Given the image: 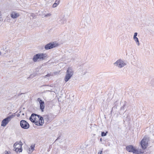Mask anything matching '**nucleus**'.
<instances>
[{
    "label": "nucleus",
    "instance_id": "22",
    "mask_svg": "<svg viewBox=\"0 0 154 154\" xmlns=\"http://www.w3.org/2000/svg\"><path fill=\"white\" fill-rule=\"evenodd\" d=\"M66 20L65 19H63L61 20V23L62 24H64L66 23Z\"/></svg>",
    "mask_w": 154,
    "mask_h": 154
},
{
    "label": "nucleus",
    "instance_id": "16",
    "mask_svg": "<svg viewBox=\"0 0 154 154\" xmlns=\"http://www.w3.org/2000/svg\"><path fill=\"white\" fill-rule=\"evenodd\" d=\"M35 147V144H32L30 146V148L31 150L30 149V148H29V151H28L29 153H31L34 150Z\"/></svg>",
    "mask_w": 154,
    "mask_h": 154
},
{
    "label": "nucleus",
    "instance_id": "1",
    "mask_svg": "<svg viewBox=\"0 0 154 154\" xmlns=\"http://www.w3.org/2000/svg\"><path fill=\"white\" fill-rule=\"evenodd\" d=\"M74 74V72L70 67H69L66 72L64 78V80L66 82H68L72 76Z\"/></svg>",
    "mask_w": 154,
    "mask_h": 154
},
{
    "label": "nucleus",
    "instance_id": "10",
    "mask_svg": "<svg viewBox=\"0 0 154 154\" xmlns=\"http://www.w3.org/2000/svg\"><path fill=\"white\" fill-rule=\"evenodd\" d=\"M38 58L40 60H43L45 59L47 55L46 54L38 53L37 54Z\"/></svg>",
    "mask_w": 154,
    "mask_h": 154
},
{
    "label": "nucleus",
    "instance_id": "3",
    "mask_svg": "<svg viewBox=\"0 0 154 154\" xmlns=\"http://www.w3.org/2000/svg\"><path fill=\"white\" fill-rule=\"evenodd\" d=\"M58 45L55 42H50L45 45L44 48L46 50L53 48L58 46Z\"/></svg>",
    "mask_w": 154,
    "mask_h": 154
},
{
    "label": "nucleus",
    "instance_id": "13",
    "mask_svg": "<svg viewBox=\"0 0 154 154\" xmlns=\"http://www.w3.org/2000/svg\"><path fill=\"white\" fill-rule=\"evenodd\" d=\"M19 16V14L16 13L15 12H13L11 14V17L13 19H15L17 17Z\"/></svg>",
    "mask_w": 154,
    "mask_h": 154
},
{
    "label": "nucleus",
    "instance_id": "24",
    "mask_svg": "<svg viewBox=\"0 0 154 154\" xmlns=\"http://www.w3.org/2000/svg\"><path fill=\"white\" fill-rule=\"evenodd\" d=\"M137 34H138V33L137 32H135L134 33V35L133 38L137 37Z\"/></svg>",
    "mask_w": 154,
    "mask_h": 154
},
{
    "label": "nucleus",
    "instance_id": "19",
    "mask_svg": "<svg viewBox=\"0 0 154 154\" xmlns=\"http://www.w3.org/2000/svg\"><path fill=\"white\" fill-rule=\"evenodd\" d=\"M133 39L135 41L137 45L139 46L140 45V43L138 38L137 37H136L133 38Z\"/></svg>",
    "mask_w": 154,
    "mask_h": 154
},
{
    "label": "nucleus",
    "instance_id": "25",
    "mask_svg": "<svg viewBox=\"0 0 154 154\" xmlns=\"http://www.w3.org/2000/svg\"><path fill=\"white\" fill-rule=\"evenodd\" d=\"M34 75H31L29 77H28L27 78V79H29V78H32L33 77H34Z\"/></svg>",
    "mask_w": 154,
    "mask_h": 154
},
{
    "label": "nucleus",
    "instance_id": "29",
    "mask_svg": "<svg viewBox=\"0 0 154 154\" xmlns=\"http://www.w3.org/2000/svg\"><path fill=\"white\" fill-rule=\"evenodd\" d=\"M51 75L50 74H48L45 75V77H49Z\"/></svg>",
    "mask_w": 154,
    "mask_h": 154
},
{
    "label": "nucleus",
    "instance_id": "34",
    "mask_svg": "<svg viewBox=\"0 0 154 154\" xmlns=\"http://www.w3.org/2000/svg\"><path fill=\"white\" fill-rule=\"evenodd\" d=\"M24 113H22V115H24Z\"/></svg>",
    "mask_w": 154,
    "mask_h": 154
},
{
    "label": "nucleus",
    "instance_id": "30",
    "mask_svg": "<svg viewBox=\"0 0 154 154\" xmlns=\"http://www.w3.org/2000/svg\"><path fill=\"white\" fill-rule=\"evenodd\" d=\"M34 14L33 13H32V14L31 16H32L33 18H34V17H35V16H34Z\"/></svg>",
    "mask_w": 154,
    "mask_h": 154
},
{
    "label": "nucleus",
    "instance_id": "17",
    "mask_svg": "<svg viewBox=\"0 0 154 154\" xmlns=\"http://www.w3.org/2000/svg\"><path fill=\"white\" fill-rule=\"evenodd\" d=\"M38 59H39L37 54L35 55L33 57V60L34 62H36Z\"/></svg>",
    "mask_w": 154,
    "mask_h": 154
},
{
    "label": "nucleus",
    "instance_id": "8",
    "mask_svg": "<svg viewBox=\"0 0 154 154\" xmlns=\"http://www.w3.org/2000/svg\"><path fill=\"white\" fill-rule=\"evenodd\" d=\"M37 101L39 102L40 109L41 110L42 112H43L45 107V104L44 101L42 100L40 98H38Z\"/></svg>",
    "mask_w": 154,
    "mask_h": 154
},
{
    "label": "nucleus",
    "instance_id": "35",
    "mask_svg": "<svg viewBox=\"0 0 154 154\" xmlns=\"http://www.w3.org/2000/svg\"><path fill=\"white\" fill-rule=\"evenodd\" d=\"M1 51H0V55H1Z\"/></svg>",
    "mask_w": 154,
    "mask_h": 154
},
{
    "label": "nucleus",
    "instance_id": "20",
    "mask_svg": "<svg viewBox=\"0 0 154 154\" xmlns=\"http://www.w3.org/2000/svg\"><path fill=\"white\" fill-rule=\"evenodd\" d=\"M15 116V115L14 114H12V115H10L9 116H8L7 117V118L8 119V120L10 121L11 119L14 118V117Z\"/></svg>",
    "mask_w": 154,
    "mask_h": 154
},
{
    "label": "nucleus",
    "instance_id": "27",
    "mask_svg": "<svg viewBox=\"0 0 154 154\" xmlns=\"http://www.w3.org/2000/svg\"><path fill=\"white\" fill-rule=\"evenodd\" d=\"M103 152L102 150L100 151L97 154H102Z\"/></svg>",
    "mask_w": 154,
    "mask_h": 154
},
{
    "label": "nucleus",
    "instance_id": "32",
    "mask_svg": "<svg viewBox=\"0 0 154 154\" xmlns=\"http://www.w3.org/2000/svg\"><path fill=\"white\" fill-rule=\"evenodd\" d=\"M102 140V138H100V141L101 142Z\"/></svg>",
    "mask_w": 154,
    "mask_h": 154
},
{
    "label": "nucleus",
    "instance_id": "4",
    "mask_svg": "<svg viewBox=\"0 0 154 154\" xmlns=\"http://www.w3.org/2000/svg\"><path fill=\"white\" fill-rule=\"evenodd\" d=\"M20 125L21 128L24 129H28L29 127V123L24 120L20 121Z\"/></svg>",
    "mask_w": 154,
    "mask_h": 154
},
{
    "label": "nucleus",
    "instance_id": "31",
    "mask_svg": "<svg viewBox=\"0 0 154 154\" xmlns=\"http://www.w3.org/2000/svg\"><path fill=\"white\" fill-rule=\"evenodd\" d=\"M113 108V107H112V109L110 111V113H112V112Z\"/></svg>",
    "mask_w": 154,
    "mask_h": 154
},
{
    "label": "nucleus",
    "instance_id": "18",
    "mask_svg": "<svg viewBox=\"0 0 154 154\" xmlns=\"http://www.w3.org/2000/svg\"><path fill=\"white\" fill-rule=\"evenodd\" d=\"M60 0H56L55 3L53 4L52 7L53 8L56 7L59 4Z\"/></svg>",
    "mask_w": 154,
    "mask_h": 154
},
{
    "label": "nucleus",
    "instance_id": "26",
    "mask_svg": "<svg viewBox=\"0 0 154 154\" xmlns=\"http://www.w3.org/2000/svg\"><path fill=\"white\" fill-rule=\"evenodd\" d=\"M61 138V136H59L56 139V140L55 141V142L57 141V140H59Z\"/></svg>",
    "mask_w": 154,
    "mask_h": 154
},
{
    "label": "nucleus",
    "instance_id": "7",
    "mask_svg": "<svg viewBox=\"0 0 154 154\" xmlns=\"http://www.w3.org/2000/svg\"><path fill=\"white\" fill-rule=\"evenodd\" d=\"M37 117L38 118V121L37 120L36 122H35V125L38 126L42 125L44 123V120L43 117L40 115L37 116Z\"/></svg>",
    "mask_w": 154,
    "mask_h": 154
},
{
    "label": "nucleus",
    "instance_id": "28",
    "mask_svg": "<svg viewBox=\"0 0 154 154\" xmlns=\"http://www.w3.org/2000/svg\"><path fill=\"white\" fill-rule=\"evenodd\" d=\"M51 14H47L46 15H45V17H48V16H50Z\"/></svg>",
    "mask_w": 154,
    "mask_h": 154
},
{
    "label": "nucleus",
    "instance_id": "23",
    "mask_svg": "<svg viewBox=\"0 0 154 154\" xmlns=\"http://www.w3.org/2000/svg\"><path fill=\"white\" fill-rule=\"evenodd\" d=\"M126 103V102L125 101L124 102V104L121 108V109H120L121 110H124V107H125V106Z\"/></svg>",
    "mask_w": 154,
    "mask_h": 154
},
{
    "label": "nucleus",
    "instance_id": "15",
    "mask_svg": "<svg viewBox=\"0 0 154 154\" xmlns=\"http://www.w3.org/2000/svg\"><path fill=\"white\" fill-rule=\"evenodd\" d=\"M14 150L17 152H22V146H20V148L14 147Z\"/></svg>",
    "mask_w": 154,
    "mask_h": 154
},
{
    "label": "nucleus",
    "instance_id": "9",
    "mask_svg": "<svg viewBox=\"0 0 154 154\" xmlns=\"http://www.w3.org/2000/svg\"><path fill=\"white\" fill-rule=\"evenodd\" d=\"M38 115H39L34 113L32 114L31 116L29 118V120L32 122L33 123L35 124V122H36V121H37L36 120V116H37Z\"/></svg>",
    "mask_w": 154,
    "mask_h": 154
},
{
    "label": "nucleus",
    "instance_id": "5",
    "mask_svg": "<svg viewBox=\"0 0 154 154\" xmlns=\"http://www.w3.org/2000/svg\"><path fill=\"white\" fill-rule=\"evenodd\" d=\"M148 141L147 139L144 137L140 142V145L143 149H145L148 146Z\"/></svg>",
    "mask_w": 154,
    "mask_h": 154
},
{
    "label": "nucleus",
    "instance_id": "11",
    "mask_svg": "<svg viewBox=\"0 0 154 154\" xmlns=\"http://www.w3.org/2000/svg\"><path fill=\"white\" fill-rule=\"evenodd\" d=\"M10 121L6 117L5 119H3L1 123V126L5 127L8 124Z\"/></svg>",
    "mask_w": 154,
    "mask_h": 154
},
{
    "label": "nucleus",
    "instance_id": "6",
    "mask_svg": "<svg viewBox=\"0 0 154 154\" xmlns=\"http://www.w3.org/2000/svg\"><path fill=\"white\" fill-rule=\"evenodd\" d=\"M114 64L118 66L119 68H121L126 65V64L121 59L117 60L116 62L114 63Z\"/></svg>",
    "mask_w": 154,
    "mask_h": 154
},
{
    "label": "nucleus",
    "instance_id": "2",
    "mask_svg": "<svg viewBox=\"0 0 154 154\" xmlns=\"http://www.w3.org/2000/svg\"><path fill=\"white\" fill-rule=\"evenodd\" d=\"M126 149L128 152H133V153L140 154L141 153L140 152L135 148L132 145L127 146L126 147Z\"/></svg>",
    "mask_w": 154,
    "mask_h": 154
},
{
    "label": "nucleus",
    "instance_id": "12",
    "mask_svg": "<svg viewBox=\"0 0 154 154\" xmlns=\"http://www.w3.org/2000/svg\"><path fill=\"white\" fill-rule=\"evenodd\" d=\"M22 143L21 141L19 142H16L14 144V147H18V148H20V146H22Z\"/></svg>",
    "mask_w": 154,
    "mask_h": 154
},
{
    "label": "nucleus",
    "instance_id": "21",
    "mask_svg": "<svg viewBox=\"0 0 154 154\" xmlns=\"http://www.w3.org/2000/svg\"><path fill=\"white\" fill-rule=\"evenodd\" d=\"M107 133V131H106V132H105L104 131H102L101 135L102 137L105 136L106 135Z\"/></svg>",
    "mask_w": 154,
    "mask_h": 154
},
{
    "label": "nucleus",
    "instance_id": "14",
    "mask_svg": "<svg viewBox=\"0 0 154 154\" xmlns=\"http://www.w3.org/2000/svg\"><path fill=\"white\" fill-rule=\"evenodd\" d=\"M43 118L44 120L46 121L47 123H48L50 122V118L48 115H46L44 116Z\"/></svg>",
    "mask_w": 154,
    "mask_h": 154
},
{
    "label": "nucleus",
    "instance_id": "33",
    "mask_svg": "<svg viewBox=\"0 0 154 154\" xmlns=\"http://www.w3.org/2000/svg\"><path fill=\"white\" fill-rule=\"evenodd\" d=\"M20 116V114H17V116L18 117V116Z\"/></svg>",
    "mask_w": 154,
    "mask_h": 154
}]
</instances>
